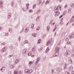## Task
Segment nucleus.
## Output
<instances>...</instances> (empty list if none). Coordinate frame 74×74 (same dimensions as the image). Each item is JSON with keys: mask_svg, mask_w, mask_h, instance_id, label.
Returning <instances> with one entry per match:
<instances>
[{"mask_svg": "<svg viewBox=\"0 0 74 74\" xmlns=\"http://www.w3.org/2000/svg\"><path fill=\"white\" fill-rule=\"evenodd\" d=\"M61 8L62 7L61 6H59L55 10L54 12L56 13L55 15L56 16H58V15H59V14H60V12L58 11L60 9V10H61Z\"/></svg>", "mask_w": 74, "mask_h": 74, "instance_id": "nucleus-1", "label": "nucleus"}, {"mask_svg": "<svg viewBox=\"0 0 74 74\" xmlns=\"http://www.w3.org/2000/svg\"><path fill=\"white\" fill-rule=\"evenodd\" d=\"M59 47H56L55 49L56 53L53 54V56L55 57V56H59Z\"/></svg>", "mask_w": 74, "mask_h": 74, "instance_id": "nucleus-2", "label": "nucleus"}, {"mask_svg": "<svg viewBox=\"0 0 74 74\" xmlns=\"http://www.w3.org/2000/svg\"><path fill=\"white\" fill-rule=\"evenodd\" d=\"M33 73V70H29L27 69L25 71V74H30Z\"/></svg>", "mask_w": 74, "mask_h": 74, "instance_id": "nucleus-3", "label": "nucleus"}, {"mask_svg": "<svg viewBox=\"0 0 74 74\" xmlns=\"http://www.w3.org/2000/svg\"><path fill=\"white\" fill-rule=\"evenodd\" d=\"M71 53V51L70 50H67L66 51V52L65 53L64 55L65 56H67L68 55H69Z\"/></svg>", "mask_w": 74, "mask_h": 74, "instance_id": "nucleus-4", "label": "nucleus"}, {"mask_svg": "<svg viewBox=\"0 0 74 74\" xmlns=\"http://www.w3.org/2000/svg\"><path fill=\"white\" fill-rule=\"evenodd\" d=\"M6 50H7V48L4 47L2 49L1 52L2 53H3V52H5Z\"/></svg>", "mask_w": 74, "mask_h": 74, "instance_id": "nucleus-5", "label": "nucleus"}, {"mask_svg": "<svg viewBox=\"0 0 74 74\" xmlns=\"http://www.w3.org/2000/svg\"><path fill=\"white\" fill-rule=\"evenodd\" d=\"M40 59H41V58H40V57L38 58L36 62L35 63V64L36 65H37V63H38V61H39V60H40Z\"/></svg>", "mask_w": 74, "mask_h": 74, "instance_id": "nucleus-6", "label": "nucleus"}, {"mask_svg": "<svg viewBox=\"0 0 74 74\" xmlns=\"http://www.w3.org/2000/svg\"><path fill=\"white\" fill-rule=\"evenodd\" d=\"M73 67L71 66L68 68V70L69 71H72L73 70Z\"/></svg>", "mask_w": 74, "mask_h": 74, "instance_id": "nucleus-7", "label": "nucleus"}, {"mask_svg": "<svg viewBox=\"0 0 74 74\" xmlns=\"http://www.w3.org/2000/svg\"><path fill=\"white\" fill-rule=\"evenodd\" d=\"M26 52H27V50L26 49H24L23 50V55H25L26 54Z\"/></svg>", "mask_w": 74, "mask_h": 74, "instance_id": "nucleus-8", "label": "nucleus"}, {"mask_svg": "<svg viewBox=\"0 0 74 74\" xmlns=\"http://www.w3.org/2000/svg\"><path fill=\"white\" fill-rule=\"evenodd\" d=\"M58 27V24H56L55 25V27H54V29H53V31L55 32L56 29V28Z\"/></svg>", "mask_w": 74, "mask_h": 74, "instance_id": "nucleus-9", "label": "nucleus"}, {"mask_svg": "<svg viewBox=\"0 0 74 74\" xmlns=\"http://www.w3.org/2000/svg\"><path fill=\"white\" fill-rule=\"evenodd\" d=\"M19 62V59H17L16 60L15 62V64H17Z\"/></svg>", "mask_w": 74, "mask_h": 74, "instance_id": "nucleus-10", "label": "nucleus"}, {"mask_svg": "<svg viewBox=\"0 0 74 74\" xmlns=\"http://www.w3.org/2000/svg\"><path fill=\"white\" fill-rule=\"evenodd\" d=\"M3 2L1 1H0V7L1 8H3Z\"/></svg>", "mask_w": 74, "mask_h": 74, "instance_id": "nucleus-11", "label": "nucleus"}, {"mask_svg": "<svg viewBox=\"0 0 74 74\" xmlns=\"http://www.w3.org/2000/svg\"><path fill=\"white\" fill-rule=\"evenodd\" d=\"M63 18H62L61 20V22H60V24L61 25H63Z\"/></svg>", "mask_w": 74, "mask_h": 74, "instance_id": "nucleus-12", "label": "nucleus"}, {"mask_svg": "<svg viewBox=\"0 0 74 74\" xmlns=\"http://www.w3.org/2000/svg\"><path fill=\"white\" fill-rule=\"evenodd\" d=\"M51 44V41L50 40H49L47 42V46H48L49 44Z\"/></svg>", "mask_w": 74, "mask_h": 74, "instance_id": "nucleus-13", "label": "nucleus"}, {"mask_svg": "<svg viewBox=\"0 0 74 74\" xmlns=\"http://www.w3.org/2000/svg\"><path fill=\"white\" fill-rule=\"evenodd\" d=\"M69 62H70L71 63H72V59H71V58H69Z\"/></svg>", "mask_w": 74, "mask_h": 74, "instance_id": "nucleus-14", "label": "nucleus"}, {"mask_svg": "<svg viewBox=\"0 0 74 74\" xmlns=\"http://www.w3.org/2000/svg\"><path fill=\"white\" fill-rule=\"evenodd\" d=\"M26 7H27V8H26V9L28 10V9H29V4L27 3L26 5Z\"/></svg>", "mask_w": 74, "mask_h": 74, "instance_id": "nucleus-15", "label": "nucleus"}, {"mask_svg": "<svg viewBox=\"0 0 74 74\" xmlns=\"http://www.w3.org/2000/svg\"><path fill=\"white\" fill-rule=\"evenodd\" d=\"M73 37H74V35H71L69 36V38H73Z\"/></svg>", "mask_w": 74, "mask_h": 74, "instance_id": "nucleus-16", "label": "nucleus"}, {"mask_svg": "<svg viewBox=\"0 0 74 74\" xmlns=\"http://www.w3.org/2000/svg\"><path fill=\"white\" fill-rule=\"evenodd\" d=\"M9 32H10V33H12V29H11V28H9Z\"/></svg>", "mask_w": 74, "mask_h": 74, "instance_id": "nucleus-17", "label": "nucleus"}, {"mask_svg": "<svg viewBox=\"0 0 74 74\" xmlns=\"http://www.w3.org/2000/svg\"><path fill=\"white\" fill-rule=\"evenodd\" d=\"M43 48H41L40 49H38V51L40 52H42V50Z\"/></svg>", "mask_w": 74, "mask_h": 74, "instance_id": "nucleus-18", "label": "nucleus"}, {"mask_svg": "<svg viewBox=\"0 0 74 74\" xmlns=\"http://www.w3.org/2000/svg\"><path fill=\"white\" fill-rule=\"evenodd\" d=\"M50 1V0H47V1L45 2V4L47 5V3H49Z\"/></svg>", "mask_w": 74, "mask_h": 74, "instance_id": "nucleus-19", "label": "nucleus"}, {"mask_svg": "<svg viewBox=\"0 0 74 74\" xmlns=\"http://www.w3.org/2000/svg\"><path fill=\"white\" fill-rule=\"evenodd\" d=\"M47 30L49 31V29H50V27L49 26H47Z\"/></svg>", "mask_w": 74, "mask_h": 74, "instance_id": "nucleus-20", "label": "nucleus"}, {"mask_svg": "<svg viewBox=\"0 0 74 74\" xmlns=\"http://www.w3.org/2000/svg\"><path fill=\"white\" fill-rule=\"evenodd\" d=\"M35 50H36V47H34L32 48V51H34Z\"/></svg>", "mask_w": 74, "mask_h": 74, "instance_id": "nucleus-21", "label": "nucleus"}, {"mask_svg": "<svg viewBox=\"0 0 74 74\" xmlns=\"http://www.w3.org/2000/svg\"><path fill=\"white\" fill-rule=\"evenodd\" d=\"M32 36H33L34 37H36V36H37V34L35 33L32 34Z\"/></svg>", "mask_w": 74, "mask_h": 74, "instance_id": "nucleus-22", "label": "nucleus"}, {"mask_svg": "<svg viewBox=\"0 0 74 74\" xmlns=\"http://www.w3.org/2000/svg\"><path fill=\"white\" fill-rule=\"evenodd\" d=\"M29 42L27 40H25L24 42V44H28Z\"/></svg>", "mask_w": 74, "mask_h": 74, "instance_id": "nucleus-23", "label": "nucleus"}, {"mask_svg": "<svg viewBox=\"0 0 74 74\" xmlns=\"http://www.w3.org/2000/svg\"><path fill=\"white\" fill-rule=\"evenodd\" d=\"M74 7V3H71V7L72 8H73Z\"/></svg>", "mask_w": 74, "mask_h": 74, "instance_id": "nucleus-24", "label": "nucleus"}, {"mask_svg": "<svg viewBox=\"0 0 74 74\" xmlns=\"http://www.w3.org/2000/svg\"><path fill=\"white\" fill-rule=\"evenodd\" d=\"M49 48H47L45 52L46 53L48 51H49Z\"/></svg>", "mask_w": 74, "mask_h": 74, "instance_id": "nucleus-25", "label": "nucleus"}, {"mask_svg": "<svg viewBox=\"0 0 74 74\" xmlns=\"http://www.w3.org/2000/svg\"><path fill=\"white\" fill-rule=\"evenodd\" d=\"M4 69H3V68H1L0 69V71L2 72V73H3L4 72Z\"/></svg>", "mask_w": 74, "mask_h": 74, "instance_id": "nucleus-26", "label": "nucleus"}, {"mask_svg": "<svg viewBox=\"0 0 74 74\" xmlns=\"http://www.w3.org/2000/svg\"><path fill=\"white\" fill-rule=\"evenodd\" d=\"M67 65V64H65V66H64V69H66V66Z\"/></svg>", "mask_w": 74, "mask_h": 74, "instance_id": "nucleus-27", "label": "nucleus"}, {"mask_svg": "<svg viewBox=\"0 0 74 74\" xmlns=\"http://www.w3.org/2000/svg\"><path fill=\"white\" fill-rule=\"evenodd\" d=\"M15 65L14 64L11 65H10V67H12V68L13 69V68H14Z\"/></svg>", "mask_w": 74, "mask_h": 74, "instance_id": "nucleus-28", "label": "nucleus"}, {"mask_svg": "<svg viewBox=\"0 0 74 74\" xmlns=\"http://www.w3.org/2000/svg\"><path fill=\"white\" fill-rule=\"evenodd\" d=\"M66 11H64V12L63 13V15H66Z\"/></svg>", "mask_w": 74, "mask_h": 74, "instance_id": "nucleus-29", "label": "nucleus"}, {"mask_svg": "<svg viewBox=\"0 0 74 74\" xmlns=\"http://www.w3.org/2000/svg\"><path fill=\"white\" fill-rule=\"evenodd\" d=\"M38 44H40V42H41V39H39L38 40Z\"/></svg>", "mask_w": 74, "mask_h": 74, "instance_id": "nucleus-30", "label": "nucleus"}, {"mask_svg": "<svg viewBox=\"0 0 74 74\" xmlns=\"http://www.w3.org/2000/svg\"><path fill=\"white\" fill-rule=\"evenodd\" d=\"M33 62L32 61H30L29 62V64H33Z\"/></svg>", "mask_w": 74, "mask_h": 74, "instance_id": "nucleus-31", "label": "nucleus"}, {"mask_svg": "<svg viewBox=\"0 0 74 74\" xmlns=\"http://www.w3.org/2000/svg\"><path fill=\"white\" fill-rule=\"evenodd\" d=\"M36 4H34L33 6V8H35V7H36Z\"/></svg>", "mask_w": 74, "mask_h": 74, "instance_id": "nucleus-32", "label": "nucleus"}, {"mask_svg": "<svg viewBox=\"0 0 74 74\" xmlns=\"http://www.w3.org/2000/svg\"><path fill=\"white\" fill-rule=\"evenodd\" d=\"M53 20H51L50 21V22L49 23V24L51 25V24H52V23L53 22Z\"/></svg>", "mask_w": 74, "mask_h": 74, "instance_id": "nucleus-33", "label": "nucleus"}, {"mask_svg": "<svg viewBox=\"0 0 74 74\" xmlns=\"http://www.w3.org/2000/svg\"><path fill=\"white\" fill-rule=\"evenodd\" d=\"M31 54H32V52H29L28 54V56H29L30 55H31Z\"/></svg>", "mask_w": 74, "mask_h": 74, "instance_id": "nucleus-34", "label": "nucleus"}, {"mask_svg": "<svg viewBox=\"0 0 74 74\" xmlns=\"http://www.w3.org/2000/svg\"><path fill=\"white\" fill-rule=\"evenodd\" d=\"M67 44L68 45H69V44L70 45V44H71V42H70V41H68V42H67Z\"/></svg>", "mask_w": 74, "mask_h": 74, "instance_id": "nucleus-35", "label": "nucleus"}, {"mask_svg": "<svg viewBox=\"0 0 74 74\" xmlns=\"http://www.w3.org/2000/svg\"><path fill=\"white\" fill-rule=\"evenodd\" d=\"M39 2H38V4L39 5H40V4H41V2H42L41 1V0H39Z\"/></svg>", "mask_w": 74, "mask_h": 74, "instance_id": "nucleus-36", "label": "nucleus"}, {"mask_svg": "<svg viewBox=\"0 0 74 74\" xmlns=\"http://www.w3.org/2000/svg\"><path fill=\"white\" fill-rule=\"evenodd\" d=\"M57 71H61V70H60V69H59V68H57Z\"/></svg>", "mask_w": 74, "mask_h": 74, "instance_id": "nucleus-37", "label": "nucleus"}, {"mask_svg": "<svg viewBox=\"0 0 74 74\" xmlns=\"http://www.w3.org/2000/svg\"><path fill=\"white\" fill-rule=\"evenodd\" d=\"M40 27H37L36 29V30H40Z\"/></svg>", "mask_w": 74, "mask_h": 74, "instance_id": "nucleus-38", "label": "nucleus"}, {"mask_svg": "<svg viewBox=\"0 0 74 74\" xmlns=\"http://www.w3.org/2000/svg\"><path fill=\"white\" fill-rule=\"evenodd\" d=\"M39 18H40V17H38V18L36 19V21H38L39 19Z\"/></svg>", "mask_w": 74, "mask_h": 74, "instance_id": "nucleus-39", "label": "nucleus"}, {"mask_svg": "<svg viewBox=\"0 0 74 74\" xmlns=\"http://www.w3.org/2000/svg\"><path fill=\"white\" fill-rule=\"evenodd\" d=\"M65 74H70L69 72H65Z\"/></svg>", "mask_w": 74, "mask_h": 74, "instance_id": "nucleus-40", "label": "nucleus"}, {"mask_svg": "<svg viewBox=\"0 0 74 74\" xmlns=\"http://www.w3.org/2000/svg\"><path fill=\"white\" fill-rule=\"evenodd\" d=\"M19 74H22V72L21 71H19L18 72Z\"/></svg>", "mask_w": 74, "mask_h": 74, "instance_id": "nucleus-41", "label": "nucleus"}, {"mask_svg": "<svg viewBox=\"0 0 74 74\" xmlns=\"http://www.w3.org/2000/svg\"><path fill=\"white\" fill-rule=\"evenodd\" d=\"M26 29H25V30H26V32H25V33H27V32L28 31H29V30H28V31H27V27H26Z\"/></svg>", "mask_w": 74, "mask_h": 74, "instance_id": "nucleus-42", "label": "nucleus"}, {"mask_svg": "<svg viewBox=\"0 0 74 74\" xmlns=\"http://www.w3.org/2000/svg\"><path fill=\"white\" fill-rule=\"evenodd\" d=\"M40 12V10H39L37 11V14H39V13Z\"/></svg>", "mask_w": 74, "mask_h": 74, "instance_id": "nucleus-43", "label": "nucleus"}, {"mask_svg": "<svg viewBox=\"0 0 74 74\" xmlns=\"http://www.w3.org/2000/svg\"><path fill=\"white\" fill-rule=\"evenodd\" d=\"M29 12H33V10H29Z\"/></svg>", "mask_w": 74, "mask_h": 74, "instance_id": "nucleus-44", "label": "nucleus"}, {"mask_svg": "<svg viewBox=\"0 0 74 74\" xmlns=\"http://www.w3.org/2000/svg\"><path fill=\"white\" fill-rule=\"evenodd\" d=\"M24 30V28H23V29L22 30V31H21V32H20V33H22V32H23V30Z\"/></svg>", "mask_w": 74, "mask_h": 74, "instance_id": "nucleus-45", "label": "nucleus"}, {"mask_svg": "<svg viewBox=\"0 0 74 74\" xmlns=\"http://www.w3.org/2000/svg\"><path fill=\"white\" fill-rule=\"evenodd\" d=\"M34 24H32V25L31 26V27H34Z\"/></svg>", "mask_w": 74, "mask_h": 74, "instance_id": "nucleus-46", "label": "nucleus"}, {"mask_svg": "<svg viewBox=\"0 0 74 74\" xmlns=\"http://www.w3.org/2000/svg\"><path fill=\"white\" fill-rule=\"evenodd\" d=\"M69 39L68 38H66L65 40V41L67 42V41H69Z\"/></svg>", "mask_w": 74, "mask_h": 74, "instance_id": "nucleus-47", "label": "nucleus"}, {"mask_svg": "<svg viewBox=\"0 0 74 74\" xmlns=\"http://www.w3.org/2000/svg\"><path fill=\"white\" fill-rule=\"evenodd\" d=\"M14 74H18V73L16 71H14Z\"/></svg>", "mask_w": 74, "mask_h": 74, "instance_id": "nucleus-48", "label": "nucleus"}, {"mask_svg": "<svg viewBox=\"0 0 74 74\" xmlns=\"http://www.w3.org/2000/svg\"><path fill=\"white\" fill-rule=\"evenodd\" d=\"M5 45V42L1 44V45Z\"/></svg>", "mask_w": 74, "mask_h": 74, "instance_id": "nucleus-49", "label": "nucleus"}, {"mask_svg": "<svg viewBox=\"0 0 74 74\" xmlns=\"http://www.w3.org/2000/svg\"><path fill=\"white\" fill-rule=\"evenodd\" d=\"M22 10L23 11H26V10H25V8H22Z\"/></svg>", "mask_w": 74, "mask_h": 74, "instance_id": "nucleus-50", "label": "nucleus"}, {"mask_svg": "<svg viewBox=\"0 0 74 74\" xmlns=\"http://www.w3.org/2000/svg\"><path fill=\"white\" fill-rule=\"evenodd\" d=\"M68 5H65V6L64 7V8H67Z\"/></svg>", "mask_w": 74, "mask_h": 74, "instance_id": "nucleus-51", "label": "nucleus"}, {"mask_svg": "<svg viewBox=\"0 0 74 74\" xmlns=\"http://www.w3.org/2000/svg\"><path fill=\"white\" fill-rule=\"evenodd\" d=\"M11 5H12V6H13V5H14V2L12 1V3H11Z\"/></svg>", "mask_w": 74, "mask_h": 74, "instance_id": "nucleus-52", "label": "nucleus"}, {"mask_svg": "<svg viewBox=\"0 0 74 74\" xmlns=\"http://www.w3.org/2000/svg\"><path fill=\"white\" fill-rule=\"evenodd\" d=\"M18 40L19 41H20L21 40V36H19L18 37Z\"/></svg>", "mask_w": 74, "mask_h": 74, "instance_id": "nucleus-53", "label": "nucleus"}, {"mask_svg": "<svg viewBox=\"0 0 74 74\" xmlns=\"http://www.w3.org/2000/svg\"><path fill=\"white\" fill-rule=\"evenodd\" d=\"M62 17H63V15H61V16L59 18H61Z\"/></svg>", "mask_w": 74, "mask_h": 74, "instance_id": "nucleus-54", "label": "nucleus"}, {"mask_svg": "<svg viewBox=\"0 0 74 74\" xmlns=\"http://www.w3.org/2000/svg\"><path fill=\"white\" fill-rule=\"evenodd\" d=\"M8 35V33H5V36H7Z\"/></svg>", "mask_w": 74, "mask_h": 74, "instance_id": "nucleus-55", "label": "nucleus"}, {"mask_svg": "<svg viewBox=\"0 0 74 74\" xmlns=\"http://www.w3.org/2000/svg\"><path fill=\"white\" fill-rule=\"evenodd\" d=\"M8 18H9H9H11V16H9V15H8Z\"/></svg>", "mask_w": 74, "mask_h": 74, "instance_id": "nucleus-56", "label": "nucleus"}, {"mask_svg": "<svg viewBox=\"0 0 74 74\" xmlns=\"http://www.w3.org/2000/svg\"><path fill=\"white\" fill-rule=\"evenodd\" d=\"M8 74H11V72L10 71V72H9Z\"/></svg>", "mask_w": 74, "mask_h": 74, "instance_id": "nucleus-57", "label": "nucleus"}, {"mask_svg": "<svg viewBox=\"0 0 74 74\" xmlns=\"http://www.w3.org/2000/svg\"><path fill=\"white\" fill-rule=\"evenodd\" d=\"M17 1L18 3H21V0H17Z\"/></svg>", "mask_w": 74, "mask_h": 74, "instance_id": "nucleus-58", "label": "nucleus"}, {"mask_svg": "<svg viewBox=\"0 0 74 74\" xmlns=\"http://www.w3.org/2000/svg\"><path fill=\"white\" fill-rule=\"evenodd\" d=\"M71 21L72 22H74V20L71 19Z\"/></svg>", "mask_w": 74, "mask_h": 74, "instance_id": "nucleus-59", "label": "nucleus"}, {"mask_svg": "<svg viewBox=\"0 0 74 74\" xmlns=\"http://www.w3.org/2000/svg\"><path fill=\"white\" fill-rule=\"evenodd\" d=\"M72 51L73 53H74V49H72Z\"/></svg>", "mask_w": 74, "mask_h": 74, "instance_id": "nucleus-60", "label": "nucleus"}, {"mask_svg": "<svg viewBox=\"0 0 74 74\" xmlns=\"http://www.w3.org/2000/svg\"><path fill=\"white\" fill-rule=\"evenodd\" d=\"M61 41H62V40H61L60 41V42L58 43V45H60V43H61Z\"/></svg>", "mask_w": 74, "mask_h": 74, "instance_id": "nucleus-61", "label": "nucleus"}, {"mask_svg": "<svg viewBox=\"0 0 74 74\" xmlns=\"http://www.w3.org/2000/svg\"><path fill=\"white\" fill-rule=\"evenodd\" d=\"M13 56V55H10V56H9V58H11V57L12 56Z\"/></svg>", "mask_w": 74, "mask_h": 74, "instance_id": "nucleus-62", "label": "nucleus"}, {"mask_svg": "<svg viewBox=\"0 0 74 74\" xmlns=\"http://www.w3.org/2000/svg\"><path fill=\"white\" fill-rule=\"evenodd\" d=\"M74 18V16H73L71 18V19H73Z\"/></svg>", "mask_w": 74, "mask_h": 74, "instance_id": "nucleus-63", "label": "nucleus"}, {"mask_svg": "<svg viewBox=\"0 0 74 74\" xmlns=\"http://www.w3.org/2000/svg\"><path fill=\"white\" fill-rule=\"evenodd\" d=\"M72 74H74V71H73L72 72Z\"/></svg>", "mask_w": 74, "mask_h": 74, "instance_id": "nucleus-64", "label": "nucleus"}]
</instances>
